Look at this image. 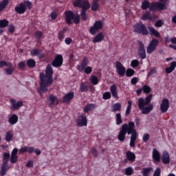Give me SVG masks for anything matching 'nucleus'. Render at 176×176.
<instances>
[{
  "label": "nucleus",
  "mask_w": 176,
  "mask_h": 176,
  "mask_svg": "<svg viewBox=\"0 0 176 176\" xmlns=\"http://www.w3.org/2000/svg\"><path fill=\"white\" fill-rule=\"evenodd\" d=\"M176 67V62L175 61H173L170 63V67H166L165 69V72L166 74H171V72H173V71H174Z\"/></svg>",
  "instance_id": "473e14b6"
},
{
  "label": "nucleus",
  "mask_w": 176,
  "mask_h": 176,
  "mask_svg": "<svg viewBox=\"0 0 176 176\" xmlns=\"http://www.w3.org/2000/svg\"><path fill=\"white\" fill-rule=\"evenodd\" d=\"M32 9V3L28 0L24 1L23 3H20L19 6H16L14 10L18 14H24L26 10Z\"/></svg>",
  "instance_id": "423d86ee"
},
{
  "label": "nucleus",
  "mask_w": 176,
  "mask_h": 176,
  "mask_svg": "<svg viewBox=\"0 0 176 176\" xmlns=\"http://www.w3.org/2000/svg\"><path fill=\"white\" fill-rule=\"evenodd\" d=\"M91 153L94 157H97L98 156V153L97 152V149L95 148H91Z\"/></svg>",
  "instance_id": "69168bd1"
},
{
  "label": "nucleus",
  "mask_w": 176,
  "mask_h": 176,
  "mask_svg": "<svg viewBox=\"0 0 176 176\" xmlns=\"http://www.w3.org/2000/svg\"><path fill=\"white\" fill-rule=\"evenodd\" d=\"M74 97H75V94H74V92L72 91L67 94L63 96V102H66L67 104V102H69V101H71V100H72Z\"/></svg>",
  "instance_id": "c85d7f7f"
},
{
  "label": "nucleus",
  "mask_w": 176,
  "mask_h": 176,
  "mask_svg": "<svg viewBox=\"0 0 176 176\" xmlns=\"http://www.w3.org/2000/svg\"><path fill=\"white\" fill-rule=\"evenodd\" d=\"M64 30L59 31V32L58 33V39L59 41H63L64 39Z\"/></svg>",
  "instance_id": "13d9d810"
},
{
  "label": "nucleus",
  "mask_w": 176,
  "mask_h": 176,
  "mask_svg": "<svg viewBox=\"0 0 176 176\" xmlns=\"http://www.w3.org/2000/svg\"><path fill=\"white\" fill-rule=\"evenodd\" d=\"M142 90L145 94H149V93H151V91H152V88H151V87L145 85H143Z\"/></svg>",
  "instance_id": "8fccbe9b"
},
{
  "label": "nucleus",
  "mask_w": 176,
  "mask_h": 176,
  "mask_svg": "<svg viewBox=\"0 0 176 176\" xmlns=\"http://www.w3.org/2000/svg\"><path fill=\"white\" fill-rule=\"evenodd\" d=\"M76 123L78 127L87 126V118L86 117V115H85V113L79 115L76 120Z\"/></svg>",
  "instance_id": "f8f14e48"
},
{
  "label": "nucleus",
  "mask_w": 176,
  "mask_h": 176,
  "mask_svg": "<svg viewBox=\"0 0 176 176\" xmlns=\"http://www.w3.org/2000/svg\"><path fill=\"white\" fill-rule=\"evenodd\" d=\"M9 168H10V166H9L8 164L2 163L1 169V172H0L1 175V176L6 175V173H8V171H9Z\"/></svg>",
  "instance_id": "bb28decb"
},
{
  "label": "nucleus",
  "mask_w": 176,
  "mask_h": 176,
  "mask_svg": "<svg viewBox=\"0 0 176 176\" xmlns=\"http://www.w3.org/2000/svg\"><path fill=\"white\" fill-rule=\"evenodd\" d=\"M131 134V135L129 145L131 148H134L135 146V141H137L138 137L137 131L135 129H133V131H132V133Z\"/></svg>",
  "instance_id": "aec40b11"
},
{
  "label": "nucleus",
  "mask_w": 176,
  "mask_h": 176,
  "mask_svg": "<svg viewBox=\"0 0 176 176\" xmlns=\"http://www.w3.org/2000/svg\"><path fill=\"white\" fill-rule=\"evenodd\" d=\"M11 107L12 109H19L20 107H23V101H16L14 99H10Z\"/></svg>",
  "instance_id": "412c9836"
},
{
  "label": "nucleus",
  "mask_w": 176,
  "mask_h": 176,
  "mask_svg": "<svg viewBox=\"0 0 176 176\" xmlns=\"http://www.w3.org/2000/svg\"><path fill=\"white\" fill-rule=\"evenodd\" d=\"M9 5V0H3L0 2V12H3L6 7Z\"/></svg>",
  "instance_id": "ea45409f"
},
{
  "label": "nucleus",
  "mask_w": 176,
  "mask_h": 176,
  "mask_svg": "<svg viewBox=\"0 0 176 176\" xmlns=\"http://www.w3.org/2000/svg\"><path fill=\"white\" fill-rule=\"evenodd\" d=\"M116 72L120 76H124V74H126V67L123 66L122 63L116 61Z\"/></svg>",
  "instance_id": "2eb2a0df"
},
{
  "label": "nucleus",
  "mask_w": 176,
  "mask_h": 176,
  "mask_svg": "<svg viewBox=\"0 0 176 176\" xmlns=\"http://www.w3.org/2000/svg\"><path fill=\"white\" fill-rule=\"evenodd\" d=\"M53 67H52V65L48 64L46 67L45 69V76L43 73H40L39 78L41 80L40 82V89H38L37 93L42 95L43 93H46L49 91L47 88L48 86H52L53 85Z\"/></svg>",
  "instance_id": "f257e3e1"
},
{
  "label": "nucleus",
  "mask_w": 176,
  "mask_h": 176,
  "mask_svg": "<svg viewBox=\"0 0 176 176\" xmlns=\"http://www.w3.org/2000/svg\"><path fill=\"white\" fill-rule=\"evenodd\" d=\"M133 104V102L131 100L128 101V106L126 107L125 115H130V112L131 111V105Z\"/></svg>",
  "instance_id": "864d4df0"
},
{
  "label": "nucleus",
  "mask_w": 176,
  "mask_h": 176,
  "mask_svg": "<svg viewBox=\"0 0 176 176\" xmlns=\"http://www.w3.org/2000/svg\"><path fill=\"white\" fill-rule=\"evenodd\" d=\"M9 159H10V153H4L3 155V163L8 164L9 163Z\"/></svg>",
  "instance_id": "79ce46f5"
},
{
  "label": "nucleus",
  "mask_w": 176,
  "mask_h": 176,
  "mask_svg": "<svg viewBox=\"0 0 176 176\" xmlns=\"http://www.w3.org/2000/svg\"><path fill=\"white\" fill-rule=\"evenodd\" d=\"M152 100V94H150L147 96L144 100L142 98H138V104L143 103L144 105H149L151 104V101Z\"/></svg>",
  "instance_id": "5701e85b"
},
{
  "label": "nucleus",
  "mask_w": 176,
  "mask_h": 176,
  "mask_svg": "<svg viewBox=\"0 0 176 176\" xmlns=\"http://www.w3.org/2000/svg\"><path fill=\"white\" fill-rule=\"evenodd\" d=\"M14 72V67H13V64L11 63V67H8V68L6 69V73L7 75H12Z\"/></svg>",
  "instance_id": "de8ad7c7"
},
{
  "label": "nucleus",
  "mask_w": 176,
  "mask_h": 176,
  "mask_svg": "<svg viewBox=\"0 0 176 176\" xmlns=\"http://www.w3.org/2000/svg\"><path fill=\"white\" fill-rule=\"evenodd\" d=\"M134 173V169L131 166H129L125 169V175H132Z\"/></svg>",
  "instance_id": "603ef678"
},
{
  "label": "nucleus",
  "mask_w": 176,
  "mask_h": 176,
  "mask_svg": "<svg viewBox=\"0 0 176 176\" xmlns=\"http://www.w3.org/2000/svg\"><path fill=\"white\" fill-rule=\"evenodd\" d=\"M30 56H36L38 58H45V54L42 53L38 48L33 49L30 51Z\"/></svg>",
  "instance_id": "6ab92c4d"
},
{
  "label": "nucleus",
  "mask_w": 176,
  "mask_h": 176,
  "mask_svg": "<svg viewBox=\"0 0 176 176\" xmlns=\"http://www.w3.org/2000/svg\"><path fill=\"white\" fill-rule=\"evenodd\" d=\"M133 32L136 34H140V35H148L149 32H148V29L146 28V25H145L142 22H138L133 26Z\"/></svg>",
  "instance_id": "6e6552de"
},
{
  "label": "nucleus",
  "mask_w": 176,
  "mask_h": 176,
  "mask_svg": "<svg viewBox=\"0 0 176 176\" xmlns=\"http://www.w3.org/2000/svg\"><path fill=\"white\" fill-rule=\"evenodd\" d=\"M138 65H140L139 60L135 59V60H133L131 63V67H132V68H137Z\"/></svg>",
  "instance_id": "5fc2aeb1"
},
{
  "label": "nucleus",
  "mask_w": 176,
  "mask_h": 176,
  "mask_svg": "<svg viewBox=\"0 0 176 176\" xmlns=\"http://www.w3.org/2000/svg\"><path fill=\"white\" fill-rule=\"evenodd\" d=\"M111 111L113 112H120L122 111V104L119 102L115 103L111 107Z\"/></svg>",
  "instance_id": "72a5a7b5"
},
{
  "label": "nucleus",
  "mask_w": 176,
  "mask_h": 176,
  "mask_svg": "<svg viewBox=\"0 0 176 176\" xmlns=\"http://www.w3.org/2000/svg\"><path fill=\"white\" fill-rule=\"evenodd\" d=\"M150 35H153L155 38H160V33L155 30V28L151 26L148 28Z\"/></svg>",
  "instance_id": "2f4dec72"
},
{
  "label": "nucleus",
  "mask_w": 176,
  "mask_h": 176,
  "mask_svg": "<svg viewBox=\"0 0 176 176\" xmlns=\"http://www.w3.org/2000/svg\"><path fill=\"white\" fill-rule=\"evenodd\" d=\"M18 159H19V157H18V156L11 155V157H10V162H11L12 164H14L17 163Z\"/></svg>",
  "instance_id": "052dcab7"
},
{
  "label": "nucleus",
  "mask_w": 176,
  "mask_h": 176,
  "mask_svg": "<svg viewBox=\"0 0 176 176\" xmlns=\"http://www.w3.org/2000/svg\"><path fill=\"white\" fill-rule=\"evenodd\" d=\"M149 138H151V135L149 133H144L142 138L143 142H148Z\"/></svg>",
  "instance_id": "bf43d9fd"
},
{
  "label": "nucleus",
  "mask_w": 176,
  "mask_h": 176,
  "mask_svg": "<svg viewBox=\"0 0 176 176\" xmlns=\"http://www.w3.org/2000/svg\"><path fill=\"white\" fill-rule=\"evenodd\" d=\"M57 12L53 11L51 12V19L52 20H56V19H57Z\"/></svg>",
  "instance_id": "338daca9"
},
{
  "label": "nucleus",
  "mask_w": 176,
  "mask_h": 176,
  "mask_svg": "<svg viewBox=\"0 0 176 176\" xmlns=\"http://www.w3.org/2000/svg\"><path fill=\"white\" fill-rule=\"evenodd\" d=\"M138 108L142 111L143 115H148L152 109H153V104H144V103L138 104Z\"/></svg>",
  "instance_id": "4468645a"
},
{
  "label": "nucleus",
  "mask_w": 176,
  "mask_h": 176,
  "mask_svg": "<svg viewBox=\"0 0 176 176\" xmlns=\"http://www.w3.org/2000/svg\"><path fill=\"white\" fill-rule=\"evenodd\" d=\"M28 68H35V67H36V62L35 61V60L30 58V59H28L27 62H26Z\"/></svg>",
  "instance_id": "f704fd0d"
},
{
  "label": "nucleus",
  "mask_w": 176,
  "mask_h": 176,
  "mask_svg": "<svg viewBox=\"0 0 176 176\" xmlns=\"http://www.w3.org/2000/svg\"><path fill=\"white\" fill-rule=\"evenodd\" d=\"M125 72L126 76H127V78H131V76H133L135 74V71H134L133 69H128L126 71H125Z\"/></svg>",
  "instance_id": "49530a36"
},
{
  "label": "nucleus",
  "mask_w": 176,
  "mask_h": 176,
  "mask_svg": "<svg viewBox=\"0 0 176 176\" xmlns=\"http://www.w3.org/2000/svg\"><path fill=\"white\" fill-rule=\"evenodd\" d=\"M73 6L74 8H79L81 10L80 16L82 20L86 21L87 20V15L86 14V12L89 10V9H91L92 12H97L98 10V8L100 6L97 3H92L91 6L90 5V2L88 0H75L73 2Z\"/></svg>",
  "instance_id": "f03ea898"
},
{
  "label": "nucleus",
  "mask_w": 176,
  "mask_h": 176,
  "mask_svg": "<svg viewBox=\"0 0 176 176\" xmlns=\"http://www.w3.org/2000/svg\"><path fill=\"white\" fill-rule=\"evenodd\" d=\"M126 156L127 160L129 162H135V154H134V153L128 151L126 152Z\"/></svg>",
  "instance_id": "c756f323"
},
{
  "label": "nucleus",
  "mask_w": 176,
  "mask_h": 176,
  "mask_svg": "<svg viewBox=\"0 0 176 176\" xmlns=\"http://www.w3.org/2000/svg\"><path fill=\"white\" fill-rule=\"evenodd\" d=\"M8 25H9V21L8 20H0V28H6Z\"/></svg>",
  "instance_id": "09e8293b"
},
{
  "label": "nucleus",
  "mask_w": 176,
  "mask_h": 176,
  "mask_svg": "<svg viewBox=\"0 0 176 176\" xmlns=\"http://www.w3.org/2000/svg\"><path fill=\"white\" fill-rule=\"evenodd\" d=\"M135 127V124L133 122H129L128 124H124L122 126V129L118 135V140L120 142H123L126 140V135H130Z\"/></svg>",
  "instance_id": "7ed1b4c3"
},
{
  "label": "nucleus",
  "mask_w": 176,
  "mask_h": 176,
  "mask_svg": "<svg viewBox=\"0 0 176 176\" xmlns=\"http://www.w3.org/2000/svg\"><path fill=\"white\" fill-rule=\"evenodd\" d=\"M89 80L94 86L98 85V78L94 75L91 76Z\"/></svg>",
  "instance_id": "37998d69"
},
{
  "label": "nucleus",
  "mask_w": 176,
  "mask_h": 176,
  "mask_svg": "<svg viewBox=\"0 0 176 176\" xmlns=\"http://www.w3.org/2000/svg\"><path fill=\"white\" fill-rule=\"evenodd\" d=\"M153 170L152 167L143 168L142 170V174L143 176L151 175V172Z\"/></svg>",
  "instance_id": "4c0bfd02"
},
{
  "label": "nucleus",
  "mask_w": 176,
  "mask_h": 176,
  "mask_svg": "<svg viewBox=\"0 0 176 176\" xmlns=\"http://www.w3.org/2000/svg\"><path fill=\"white\" fill-rule=\"evenodd\" d=\"M63 63H64V58L63 57V55L57 54L56 55L54 60L52 62V65L55 68H60V67L63 65Z\"/></svg>",
  "instance_id": "ddd939ff"
},
{
  "label": "nucleus",
  "mask_w": 176,
  "mask_h": 176,
  "mask_svg": "<svg viewBox=\"0 0 176 176\" xmlns=\"http://www.w3.org/2000/svg\"><path fill=\"white\" fill-rule=\"evenodd\" d=\"M96 108H97V104L89 103L84 107L83 112L84 113H89V112L96 109Z\"/></svg>",
  "instance_id": "393cba45"
},
{
  "label": "nucleus",
  "mask_w": 176,
  "mask_h": 176,
  "mask_svg": "<svg viewBox=\"0 0 176 176\" xmlns=\"http://www.w3.org/2000/svg\"><path fill=\"white\" fill-rule=\"evenodd\" d=\"M151 8V3L148 0H144L142 2L141 8L142 10H146L147 9H150Z\"/></svg>",
  "instance_id": "58836bf2"
},
{
  "label": "nucleus",
  "mask_w": 176,
  "mask_h": 176,
  "mask_svg": "<svg viewBox=\"0 0 176 176\" xmlns=\"http://www.w3.org/2000/svg\"><path fill=\"white\" fill-rule=\"evenodd\" d=\"M18 67L19 69H24L25 68V62L21 61L18 63Z\"/></svg>",
  "instance_id": "e2e57ef3"
},
{
  "label": "nucleus",
  "mask_w": 176,
  "mask_h": 176,
  "mask_svg": "<svg viewBox=\"0 0 176 176\" xmlns=\"http://www.w3.org/2000/svg\"><path fill=\"white\" fill-rule=\"evenodd\" d=\"M102 27H104V22L102 21H96L93 26L90 27L89 33L91 35H96L100 30H102Z\"/></svg>",
  "instance_id": "1a4fd4ad"
},
{
  "label": "nucleus",
  "mask_w": 176,
  "mask_h": 176,
  "mask_svg": "<svg viewBox=\"0 0 176 176\" xmlns=\"http://www.w3.org/2000/svg\"><path fill=\"white\" fill-rule=\"evenodd\" d=\"M19 122V116L16 114H12L8 119L10 124H16Z\"/></svg>",
  "instance_id": "7c9ffc66"
},
{
  "label": "nucleus",
  "mask_w": 176,
  "mask_h": 176,
  "mask_svg": "<svg viewBox=\"0 0 176 176\" xmlns=\"http://www.w3.org/2000/svg\"><path fill=\"white\" fill-rule=\"evenodd\" d=\"M13 131H8L6 132V138L5 140L7 142H10L13 140Z\"/></svg>",
  "instance_id": "c9c22d12"
},
{
  "label": "nucleus",
  "mask_w": 176,
  "mask_h": 176,
  "mask_svg": "<svg viewBox=\"0 0 176 176\" xmlns=\"http://www.w3.org/2000/svg\"><path fill=\"white\" fill-rule=\"evenodd\" d=\"M138 78L137 77H133L131 80V85H135L136 83H138Z\"/></svg>",
  "instance_id": "0e129e2a"
},
{
  "label": "nucleus",
  "mask_w": 176,
  "mask_h": 176,
  "mask_svg": "<svg viewBox=\"0 0 176 176\" xmlns=\"http://www.w3.org/2000/svg\"><path fill=\"white\" fill-rule=\"evenodd\" d=\"M34 36L36 41H39V40L42 38V36H43V32L40 30H36Z\"/></svg>",
  "instance_id": "a18cd8bd"
},
{
  "label": "nucleus",
  "mask_w": 176,
  "mask_h": 176,
  "mask_svg": "<svg viewBox=\"0 0 176 176\" xmlns=\"http://www.w3.org/2000/svg\"><path fill=\"white\" fill-rule=\"evenodd\" d=\"M167 0H161V2L153 1L150 3V12H156L157 10H167L166 3Z\"/></svg>",
  "instance_id": "0eeeda50"
},
{
  "label": "nucleus",
  "mask_w": 176,
  "mask_h": 176,
  "mask_svg": "<svg viewBox=\"0 0 176 176\" xmlns=\"http://www.w3.org/2000/svg\"><path fill=\"white\" fill-rule=\"evenodd\" d=\"M168 108H170V101L167 98L163 99L160 104V111L162 113H166V112L168 111Z\"/></svg>",
  "instance_id": "dca6fc26"
},
{
  "label": "nucleus",
  "mask_w": 176,
  "mask_h": 176,
  "mask_svg": "<svg viewBox=\"0 0 176 176\" xmlns=\"http://www.w3.org/2000/svg\"><path fill=\"white\" fill-rule=\"evenodd\" d=\"M160 174H162V170L158 167L155 170L153 176H160Z\"/></svg>",
  "instance_id": "680f3d73"
},
{
  "label": "nucleus",
  "mask_w": 176,
  "mask_h": 176,
  "mask_svg": "<svg viewBox=\"0 0 176 176\" xmlns=\"http://www.w3.org/2000/svg\"><path fill=\"white\" fill-rule=\"evenodd\" d=\"M164 24V21L160 19L158 20L155 22V27H157V28H160L161 27L163 26V25Z\"/></svg>",
  "instance_id": "4d7b16f0"
},
{
  "label": "nucleus",
  "mask_w": 176,
  "mask_h": 176,
  "mask_svg": "<svg viewBox=\"0 0 176 176\" xmlns=\"http://www.w3.org/2000/svg\"><path fill=\"white\" fill-rule=\"evenodd\" d=\"M138 54L140 58H142V60H145V58H146V50H145V45H144L141 41H138Z\"/></svg>",
  "instance_id": "9b49d317"
},
{
  "label": "nucleus",
  "mask_w": 176,
  "mask_h": 176,
  "mask_svg": "<svg viewBox=\"0 0 176 176\" xmlns=\"http://www.w3.org/2000/svg\"><path fill=\"white\" fill-rule=\"evenodd\" d=\"M49 107L52 108L58 105V98L54 94H50L48 97Z\"/></svg>",
  "instance_id": "f3484780"
},
{
  "label": "nucleus",
  "mask_w": 176,
  "mask_h": 176,
  "mask_svg": "<svg viewBox=\"0 0 176 176\" xmlns=\"http://www.w3.org/2000/svg\"><path fill=\"white\" fill-rule=\"evenodd\" d=\"M153 160L154 162H157V163L160 162V153L156 148L153 149Z\"/></svg>",
  "instance_id": "cd10ccee"
},
{
  "label": "nucleus",
  "mask_w": 176,
  "mask_h": 176,
  "mask_svg": "<svg viewBox=\"0 0 176 176\" xmlns=\"http://www.w3.org/2000/svg\"><path fill=\"white\" fill-rule=\"evenodd\" d=\"M142 20L146 21V20H152V16H151V11L146 10L142 16Z\"/></svg>",
  "instance_id": "e433bc0d"
},
{
  "label": "nucleus",
  "mask_w": 176,
  "mask_h": 176,
  "mask_svg": "<svg viewBox=\"0 0 176 176\" xmlns=\"http://www.w3.org/2000/svg\"><path fill=\"white\" fill-rule=\"evenodd\" d=\"M161 160L164 164H170V153L167 151H164L161 156Z\"/></svg>",
  "instance_id": "a211bd4d"
},
{
  "label": "nucleus",
  "mask_w": 176,
  "mask_h": 176,
  "mask_svg": "<svg viewBox=\"0 0 176 176\" xmlns=\"http://www.w3.org/2000/svg\"><path fill=\"white\" fill-rule=\"evenodd\" d=\"M80 91H81V93H87V91H89V87L85 85V82H81L80 85Z\"/></svg>",
  "instance_id": "c03bdc74"
},
{
  "label": "nucleus",
  "mask_w": 176,
  "mask_h": 176,
  "mask_svg": "<svg viewBox=\"0 0 176 176\" xmlns=\"http://www.w3.org/2000/svg\"><path fill=\"white\" fill-rule=\"evenodd\" d=\"M89 65V58L87 56H85L81 61V63L78 65H77V69L80 72H82L84 71L85 74L87 75H89V74H91L93 72V68Z\"/></svg>",
  "instance_id": "39448f33"
},
{
  "label": "nucleus",
  "mask_w": 176,
  "mask_h": 176,
  "mask_svg": "<svg viewBox=\"0 0 176 176\" xmlns=\"http://www.w3.org/2000/svg\"><path fill=\"white\" fill-rule=\"evenodd\" d=\"M34 151H35V148L32 146L28 147L27 146H25L19 150V153L21 155H23L25 153V152H28V153H34Z\"/></svg>",
  "instance_id": "a878e982"
},
{
  "label": "nucleus",
  "mask_w": 176,
  "mask_h": 176,
  "mask_svg": "<svg viewBox=\"0 0 176 176\" xmlns=\"http://www.w3.org/2000/svg\"><path fill=\"white\" fill-rule=\"evenodd\" d=\"M65 43H66V45H71L72 43V38H71L70 37H67L65 39Z\"/></svg>",
  "instance_id": "774afa93"
},
{
  "label": "nucleus",
  "mask_w": 176,
  "mask_h": 176,
  "mask_svg": "<svg viewBox=\"0 0 176 176\" xmlns=\"http://www.w3.org/2000/svg\"><path fill=\"white\" fill-rule=\"evenodd\" d=\"M111 97V92L109 91H106L102 94L103 100H109Z\"/></svg>",
  "instance_id": "6e6d98bb"
},
{
  "label": "nucleus",
  "mask_w": 176,
  "mask_h": 176,
  "mask_svg": "<svg viewBox=\"0 0 176 176\" xmlns=\"http://www.w3.org/2000/svg\"><path fill=\"white\" fill-rule=\"evenodd\" d=\"M3 67H12V63L7 62L6 60H1L0 68H3Z\"/></svg>",
  "instance_id": "3c124183"
},
{
  "label": "nucleus",
  "mask_w": 176,
  "mask_h": 176,
  "mask_svg": "<svg viewBox=\"0 0 176 176\" xmlns=\"http://www.w3.org/2000/svg\"><path fill=\"white\" fill-rule=\"evenodd\" d=\"M115 119H116V123L118 126L123 123V120H122V113H116L115 116Z\"/></svg>",
  "instance_id": "a19ab883"
},
{
  "label": "nucleus",
  "mask_w": 176,
  "mask_h": 176,
  "mask_svg": "<svg viewBox=\"0 0 176 176\" xmlns=\"http://www.w3.org/2000/svg\"><path fill=\"white\" fill-rule=\"evenodd\" d=\"M159 46V40L157 38H153L146 48L147 54H152L156 48Z\"/></svg>",
  "instance_id": "9d476101"
},
{
  "label": "nucleus",
  "mask_w": 176,
  "mask_h": 176,
  "mask_svg": "<svg viewBox=\"0 0 176 176\" xmlns=\"http://www.w3.org/2000/svg\"><path fill=\"white\" fill-rule=\"evenodd\" d=\"M104 39H105V36L104 35V33L100 32L95 36V37L92 40V42L93 43H98L100 42H102Z\"/></svg>",
  "instance_id": "4be33fe9"
},
{
  "label": "nucleus",
  "mask_w": 176,
  "mask_h": 176,
  "mask_svg": "<svg viewBox=\"0 0 176 176\" xmlns=\"http://www.w3.org/2000/svg\"><path fill=\"white\" fill-rule=\"evenodd\" d=\"M110 91L113 98H116V100H119V96L118 95V87L116 85L113 84L110 87Z\"/></svg>",
  "instance_id": "b1692460"
},
{
  "label": "nucleus",
  "mask_w": 176,
  "mask_h": 176,
  "mask_svg": "<svg viewBox=\"0 0 176 176\" xmlns=\"http://www.w3.org/2000/svg\"><path fill=\"white\" fill-rule=\"evenodd\" d=\"M65 22L68 25H71L72 24V20L74 24H79L80 23V16L79 14H74V12L72 10H67L65 12Z\"/></svg>",
  "instance_id": "20e7f679"
}]
</instances>
